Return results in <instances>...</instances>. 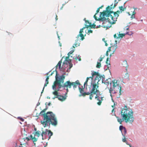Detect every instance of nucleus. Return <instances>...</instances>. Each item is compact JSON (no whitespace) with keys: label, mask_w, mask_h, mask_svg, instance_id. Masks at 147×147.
Instances as JSON below:
<instances>
[{"label":"nucleus","mask_w":147,"mask_h":147,"mask_svg":"<svg viewBox=\"0 0 147 147\" xmlns=\"http://www.w3.org/2000/svg\"><path fill=\"white\" fill-rule=\"evenodd\" d=\"M113 4L111 7L108 6L106 8V10L103 12H100L99 20L103 22L102 26L107 29L111 26V24H115L117 20V17L120 11L118 10L116 12H114L111 10L116 6L115 4L113 7Z\"/></svg>","instance_id":"obj_1"},{"label":"nucleus","mask_w":147,"mask_h":147,"mask_svg":"<svg viewBox=\"0 0 147 147\" xmlns=\"http://www.w3.org/2000/svg\"><path fill=\"white\" fill-rule=\"evenodd\" d=\"M121 114L122 119L118 117H116L118 121L120 124H121L123 121H125L126 123L128 122L132 123L134 121L133 112L131 109L127 108L126 106L121 109Z\"/></svg>","instance_id":"obj_2"},{"label":"nucleus","mask_w":147,"mask_h":147,"mask_svg":"<svg viewBox=\"0 0 147 147\" xmlns=\"http://www.w3.org/2000/svg\"><path fill=\"white\" fill-rule=\"evenodd\" d=\"M56 72L55 81L54 82L52 86L53 89L55 90L56 85L57 84L59 85V88H61V87L64 88H71L72 84V82H71L69 81L66 82L63 85H61V84H63L64 82L65 77L63 75L61 76L58 77L57 71H56Z\"/></svg>","instance_id":"obj_3"},{"label":"nucleus","mask_w":147,"mask_h":147,"mask_svg":"<svg viewBox=\"0 0 147 147\" xmlns=\"http://www.w3.org/2000/svg\"><path fill=\"white\" fill-rule=\"evenodd\" d=\"M41 123L44 127L50 126L51 123L54 126H56L57 124L58 121L57 118L53 112L49 115H45L43 120L41 121Z\"/></svg>","instance_id":"obj_4"},{"label":"nucleus","mask_w":147,"mask_h":147,"mask_svg":"<svg viewBox=\"0 0 147 147\" xmlns=\"http://www.w3.org/2000/svg\"><path fill=\"white\" fill-rule=\"evenodd\" d=\"M101 78V76L99 74L96 76L92 84V92L93 93H95L96 92L98 91V90H97V88H98L99 87V82Z\"/></svg>","instance_id":"obj_5"},{"label":"nucleus","mask_w":147,"mask_h":147,"mask_svg":"<svg viewBox=\"0 0 147 147\" xmlns=\"http://www.w3.org/2000/svg\"><path fill=\"white\" fill-rule=\"evenodd\" d=\"M82 29H80L79 34L76 37L77 39L75 40V42L72 46V47L74 48L79 46L80 44V40H82L84 39V36L82 32Z\"/></svg>","instance_id":"obj_6"},{"label":"nucleus","mask_w":147,"mask_h":147,"mask_svg":"<svg viewBox=\"0 0 147 147\" xmlns=\"http://www.w3.org/2000/svg\"><path fill=\"white\" fill-rule=\"evenodd\" d=\"M40 132L38 131L34 133V136H33L32 135L29 136L30 139L32 140L33 142H36L38 140V138L40 136Z\"/></svg>","instance_id":"obj_7"},{"label":"nucleus","mask_w":147,"mask_h":147,"mask_svg":"<svg viewBox=\"0 0 147 147\" xmlns=\"http://www.w3.org/2000/svg\"><path fill=\"white\" fill-rule=\"evenodd\" d=\"M85 88V86L84 87L83 86H82V88L79 86V89L80 91V92L81 94V95L84 96L86 95H90V92H84V89Z\"/></svg>","instance_id":"obj_8"},{"label":"nucleus","mask_w":147,"mask_h":147,"mask_svg":"<svg viewBox=\"0 0 147 147\" xmlns=\"http://www.w3.org/2000/svg\"><path fill=\"white\" fill-rule=\"evenodd\" d=\"M97 90H98V91L96 92V93H93L92 92V88L91 89L90 91V94L89 96V98L90 100H92V98L93 97L94 94H97V95H98L99 96H100L101 95V94H100V92L99 91V90H98V88H97Z\"/></svg>","instance_id":"obj_9"},{"label":"nucleus","mask_w":147,"mask_h":147,"mask_svg":"<svg viewBox=\"0 0 147 147\" xmlns=\"http://www.w3.org/2000/svg\"><path fill=\"white\" fill-rule=\"evenodd\" d=\"M47 109V108H45L40 113V114L42 115L44 117V118H45V115L48 116L50 114H51L52 112H48L47 113H45Z\"/></svg>","instance_id":"obj_10"},{"label":"nucleus","mask_w":147,"mask_h":147,"mask_svg":"<svg viewBox=\"0 0 147 147\" xmlns=\"http://www.w3.org/2000/svg\"><path fill=\"white\" fill-rule=\"evenodd\" d=\"M50 72H51V71H49V72L47 73L46 74V75H47V77L46 78V83H45V84H44V87L43 88L42 91L41 92V94L43 92L45 87L46 86H47V85L49 84L48 80L49 79V76L48 75H49V74Z\"/></svg>","instance_id":"obj_11"},{"label":"nucleus","mask_w":147,"mask_h":147,"mask_svg":"<svg viewBox=\"0 0 147 147\" xmlns=\"http://www.w3.org/2000/svg\"><path fill=\"white\" fill-rule=\"evenodd\" d=\"M67 96L65 95V96L59 95L58 96H55V98H53L54 99L55 98H58L59 100L63 101H64L66 99Z\"/></svg>","instance_id":"obj_12"},{"label":"nucleus","mask_w":147,"mask_h":147,"mask_svg":"<svg viewBox=\"0 0 147 147\" xmlns=\"http://www.w3.org/2000/svg\"><path fill=\"white\" fill-rule=\"evenodd\" d=\"M95 26H96V25L94 24H92L91 23V24H88V25L85 24V27H84L83 28H82L81 29H82V33L83 32V30L85 28H88L90 27L91 28H95Z\"/></svg>","instance_id":"obj_13"},{"label":"nucleus","mask_w":147,"mask_h":147,"mask_svg":"<svg viewBox=\"0 0 147 147\" xmlns=\"http://www.w3.org/2000/svg\"><path fill=\"white\" fill-rule=\"evenodd\" d=\"M48 130L46 129L45 131H43L41 134V136H42V138L43 140H44L47 138L46 136L47 134V132Z\"/></svg>","instance_id":"obj_14"},{"label":"nucleus","mask_w":147,"mask_h":147,"mask_svg":"<svg viewBox=\"0 0 147 147\" xmlns=\"http://www.w3.org/2000/svg\"><path fill=\"white\" fill-rule=\"evenodd\" d=\"M72 86L74 89L76 88L77 86L81 85L78 80H77L75 82H72Z\"/></svg>","instance_id":"obj_15"},{"label":"nucleus","mask_w":147,"mask_h":147,"mask_svg":"<svg viewBox=\"0 0 147 147\" xmlns=\"http://www.w3.org/2000/svg\"><path fill=\"white\" fill-rule=\"evenodd\" d=\"M112 82L113 83V86L114 89L115 88V87H116L118 85H119L117 84V80H114L112 81Z\"/></svg>","instance_id":"obj_16"},{"label":"nucleus","mask_w":147,"mask_h":147,"mask_svg":"<svg viewBox=\"0 0 147 147\" xmlns=\"http://www.w3.org/2000/svg\"><path fill=\"white\" fill-rule=\"evenodd\" d=\"M124 7L123 6H119V9L120 10V12L121 13L122 11H123L124 10H125L126 9V7H124Z\"/></svg>","instance_id":"obj_17"},{"label":"nucleus","mask_w":147,"mask_h":147,"mask_svg":"<svg viewBox=\"0 0 147 147\" xmlns=\"http://www.w3.org/2000/svg\"><path fill=\"white\" fill-rule=\"evenodd\" d=\"M109 92L110 93V96L112 97V93L114 94L116 92L114 90V88H110L109 89Z\"/></svg>","instance_id":"obj_18"},{"label":"nucleus","mask_w":147,"mask_h":147,"mask_svg":"<svg viewBox=\"0 0 147 147\" xmlns=\"http://www.w3.org/2000/svg\"><path fill=\"white\" fill-rule=\"evenodd\" d=\"M99 11H100V9L98 8L97 9L96 11V13H95V15L94 16V18L95 19V20H99V18L98 19L97 18V17L96 16V15L97 14V13L99 12Z\"/></svg>","instance_id":"obj_19"},{"label":"nucleus","mask_w":147,"mask_h":147,"mask_svg":"<svg viewBox=\"0 0 147 147\" xmlns=\"http://www.w3.org/2000/svg\"><path fill=\"white\" fill-rule=\"evenodd\" d=\"M48 133L47 134L48 136H49L48 140H49L51 138V136L53 135V133L50 130H48Z\"/></svg>","instance_id":"obj_20"},{"label":"nucleus","mask_w":147,"mask_h":147,"mask_svg":"<svg viewBox=\"0 0 147 147\" xmlns=\"http://www.w3.org/2000/svg\"><path fill=\"white\" fill-rule=\"evenodd\" d=\"M111 47V50H112L113 51V53H114V52L115 51L117 48V45H113L111 47Z\"/></svg>","instance_id":"obj_21"},{"label":"nucleus","mask_w":147,"mask_h":147,"mask_svg":"<svg viewBox=\"0 0 147 147\" xmlns=\"http://www.w3.org/2000/svg\"><path fill=\"white\" fill-rule=\"evenodd\" d=\"M96 96L95 97V98L97 99V100L99 101L98 102H97V104L98 105H101L102 102L101 101L99 100L98 97H97V94H96Z\"/></svg>","instance_id":"obj_22"},{"label":"nucleus","mask_w":147,"mask_h":147,"mask_svg":"<svg viewBox=\"0 0 147 147\" xmlns=\"http://www.w3.org/2000/svg\"><path fill=\"white\" fill-rule=\"evenodd\" d=\"M99 75L98 72H96V71H93V72L92 73V77H90L89 78H91L92 79L94 77V76H97V75Z\"/></svg>","instance_id":"obj_23"},{"label":"nucleus","mask_w":147,"mask_h":147,"mask_svg":"<svg viewBox=\"0 0 147 147\" xmlns=\"http://www.w3.org/2000/svg\"><path fill=\"white\" fill-rule=\"evenodd\" d=\"M122 65L123 67H127L128 66L127 61H124L122 63Z\"/></svg>","instance_id":"obj_24"},{"label":"nucleus","mask_w":147,"mask_h":147,"mask_svg":"<svg viewBox=\"0 0 147 147\" xmlns=\"http://www.w3.org/2000/svg\"><path fill=\"white\" fill-rule=\"evenodd\" d=\"M62 62V59H61L60 61L56 65V67H57V66L59 67V69H60L61 68V63Z\"/></svg>","instance_id":"obj_25"},{"label":"nucleus","mask_w":147,"mask_h":147,"mask_svg":"<svg viewBox=\"0 0 147 147\" xmlns=\"http://www.w3.org/2000/svg\"><path fill=\"white\" fill-rule=\"evenodd\" d=\"M59 90V89L58 90H57V91H55L53 92V94L55 95H56V96H59V95L58 94V91Z\"/></svg>","instance_id":"obj_26"},{"label":"nucleus","mask_w":147,"mask_h":147,"mask_svg":"<svg viewBox=\"0 0 147 147\" xmlns=\"http://www.w3.org/2000/svg\"><path fill=\"white\" fill-rule=\"evenodd\" d=\"M69 55H68L67 57H66L65 59V60L67 61H68L69 62H69H71V59H69Z\"/></svg>","instance_id":"obj_27"},{"label":"nucleus","mask_w":147,"mask_h":147,"mask_svg":"<svg viewBox=\"0 0 147 147\" xmlns=\"http://www.w3.org/2000/svg\"><path fill=\"white\" fill-rule=\"evenodd\" d=\"M101 67V64L100 62H97V64L96 65V67L97 68H99Z\"/></svg>","instance_id":"obj_28"},{"label":"nucleus","mask_w":147,"mask_h":147,"mask_svg":"<svg viewBox=\"0 0 147 147\" xmlns=\"http://www.w3.org/2000/svg\"><path fill=\"white\" fill-rule=\"evenodd\" d=\"M89 78L87 77L86 78V82H84V86L85 87V86L86 85L87 86V82L88 81V80L89 79Z\"/></svg>","instance_id":"obj_29"},{"label":"nucleus","mask_w":147,"mask_h":147,"mask_svg":"<svg viewBox=\"0 0 147 147\" xmlns=\"http://www.w3.org/2000/svg\"><path fill=\"white\" fill-rule=\"evenodd\" d=\"M111 51V47H109L107 51L106 52V55L107 56H108V55H109L108 52H109Z\"/></svg>","instance_id":"obj_30"},{"label":"nucleus","mask_w":147,"mask_h":147,"mask_svg":"<svg viewBox=\"0 0 147 147\" xmlns=\"http://www.w3.org/2000/svg\"><path fill=\"white\" fill-rule=\"evenodd\" d=\"M125 35V34H120L118 37H117V38H122L123 36H124Z\"/></svg>","instance_id":"obj_31"},{"label":"nucleus","mask_w":147,"mask_h":147,"mask_svg":"<svg viewBox=\"0 0 147 147\" xmlns=\"http://www.w3.org/2000/svg\"><path fill=\"white\" fill-rule=\"evenodd\" d=\"M109 58L107 57V59L106 61V63L107 64H109V65H110V61L109 60Z\"/></svg>","instance_id":"obj_32"},{"label":"nucleus","mask_w":147,"mask_h":147,"mask_svg":"<svg viewBox=\"0 0 147 147\" xmlns=\"http://www.w3.org/2000/svg\"><path fill=\"white\" fill-rule=\"evenodd\" d=\"M124 128H125V127H123L122 125H121L119 126V129L121 131L123 130Z\"/></svg>","instance_id":"obj_33"},{"label":"nucleus","mask_w":147,"mask_h":147,"mask_svg":"<svg viewBox=\"0 0 147 147\" xmlns=\"http://www.w3.org/2000/svg\"><path fill=\"white\" fill-rule=\"evenodd\" d=\"M74 51V50H71V51L69 53H68V55H69V56L70 55V54H72Z\"/></svg>","instance_id":"obj_34"},{"label":"nucleus","mask_w":147,"mask_h":147,"mask_svg":"<svg viewBox=\"0 0 147 147\" xmlns=\"http://www.w3.org/2000/svg\"><path fill=\"white\" fill-rule=\"evenodd\" d=\"M78 55H76V56H74L73 57V59L77 60L78 58Z\"/></svg>","instance_id":"obj_35"},{"label":"nucleus","mask_w":147,"mask_h":147,"mask_svg":"<svg viewBox=\"0 0 147 147\" xmlns=\"http://www.w3.org/2000/svg\"><path fill=\"white\" fill-rule=\"evenodd\" d=\"M125 135H124V138L123 139H122V141L123 142H127V141L126 140V138H125Z\"/></svg>","instance_id":"obj_36"},{"label":"nucleus","mask_w":147,"mask_h":147,"mask_svg":"<svg viewBox=\"0 0 147 147\" xmlns=\"http://www.w3.org/2000/svg\"><path fill=\"white\" fill-rule=\"evenodd\" d=\"M85 23L87 25V24H91V23L89 22V21L88 20H86L85 21Z\"/></svg>","instance_id":"obj_37"},{"label":"nucleus","mask_w":147,"mask_h":147,"mask_svg":"<svg viewBox=\"0 0 147 147\" xmlns=\"http://www.w3.org/2000/svg\"><path fill=\"white\" fill-rule=\"evenodd\" d=\"M25 139L27 140V141H29L30 140H31L30 139L29 137H26L25 138Z\"/></svg>","instance_id":"obj_38"},{"label":"nucleus","mask_w":147,"mask_h":147,"mask_svg":"<svg viewBox=\"0 0 147 147\" xmlns=\"http://www.w3.org/2000/svg\"><path fill=\"white\" fill-rule=\"evenodd\" d=\"M126 34H128L129 35H131L132 33L131 32H127L126 33Z\"/></svg>","instance_id":"obj_39"},{"label":"nucleus","mask_w":147,"mask_h":147,"mask_svg":"<svg viewBox=\"0 0 147 147\" xmlns=\"http://www.w3.org/2000/svg\"><path fill=\"white\" fill-rule=\"evenodd\" d=\"M135 18V15H134V14H132V15L131 16V18L133 19V18Z\"/></svg>","instance_id":"obj_40"},{"label":"nucleus","mask_w":147,"mask_h":147,"mask_svg":"<svg viewBox=\"0 0 147 147\" xmlns=\"http://www.w3.org/2000/svg\"><path fill=\"white\" fill-rule=\"evenodd\" d=\"M78 59L79 61H81V57L79 55H78Z\"/></svg>","instance_id":"obj_41"},{"label":"nucleus","mask_w":147,"mask_h":147,"mask_svg":"<svg viewBox=\"0 0 147 147\" xmlns=\"http://www.w3.org/2000/svg\"><path fill=\"white\" fill-rule=\"evenodd\" d=\"M104 83L106 84H109V82L108 81V80H107L105 82H104Z\"/></svg>","instance_id":"obj_42"},{"label":"nucleus","mask_w":147,"mask_h":147,"mask_svg":"<svg viewBox=\"0 0 147 147\" xmlns=\"http://www.w3.org/2000/svg\"><path fill=\"white\" fill-rule=\"evenodd\" d=\"M123 131H124V135H125V134L126 133H127V130H126V129H125V128H124V129H123Z\"/></svg>","instance_id":"obj_43"},{"label":"nucleus","mask_w":147,"mask_h":147,"mask_svg":"<svg viewBox=\"0 0 147 147\" xmlns=\"http://www.w3.org/2000/svg\"><path fill=\"white\" fill-rule=\"evenodd\" d=\"M88 32L89 33H92V31L91 30H89L88 31Z\"/></svg>","instance_id":"obj_44"},{"label":"nucleus","mask_w":147,"mask_h":147,"mask_svg":"<svg viewBox=\"0 0 147 147\" xmlns=\"http://www.w3.org/2000/svg\"><path fill=\"white\" fill-rule=\"evenodd\" d=\"M104 58V57H100V59H99V61L100 62H101V61L102 60V59H103Z\"/></svg>","instance_id":"obj_45"},{"label":"nucleus","mask_w":147,"mask_h":147,"mask_svg":"<svg viewBox=\"0 0 147 147\" xmlns=\"http://www.w3.org/2000/svg\"><path fill=\"white\" fill-rule=\"evenodd\" d=\"M104 98V96H101L100 98L101 100V102H102V101L103 100V98Z\"/></svg>","instance_id":"obj_46"},{"label":"nucleus","mask_w":147,"mask_h":147,"mask_svg":"<svg viewBox=\"0 0 147 147\" xmlns=\"http://www.w3.org/2000/svg\"><path fill=\"white\" fill-rule=\"evenodd\" d=\"M66 88V90H67V93H66V94H65V95H66V94H67V92L68 91V88Z\"/></svg>","instance_id":"obj_47"},{"label":"nucleus","mask_w":147,"mask_h":147,"mask_svg":"<svg viewBox=\"0 0 147 147\" xmlns=\"http://www.w3.org/2000/svg\"><path fill=\"white\" fill-rule=\"evenodd\" d=\"M114 37L115 38H117V35H116V34H115L114 35Z\"/></svg>","instance_id":"obj_48"},{"label":"nucleus","mask_w":147,"mask_h":147,"mask_svg":"<svg viewBox=\"0 0 147 147\" xmlns=\"http://www.w3.org/2000/svg\"><path fill=\"white\" fill-rule=\"evenodd\" d=\"M55 19L56 20H58V18H57V15H56V18H55Z\"/></svg>","instance_id":"obj_49"},{"label":"nucleus","mask_w":147,"mask_h":147,"mask_svg":"<svg viewBox=\"0 0 147 147\" xmlns=\"http://www.w3.org/2000/svg\"><path fill=\"white\" fill-rule=\"evenodd\" d=\"M119 88V92H120V93H121V87H120Z\"/></svg>","instance_id":"obj_50"},{"label":"nucleus","mask_w":147,"mask_h":147,"mask_svg":"<svg viewBox=\"0 0 147 147\" xmlns=\"http://www.w3.org/2000/svg\"><path fill=\"white\" fill-rule=\"evenodd\" d=\"M53 72H52L51 74L49 75V76H52L53 74Z\"/></svg>","instance_id":"obj_51"},{"label":"nucleus","mask_w":147,"mask_h":147,"mask_svg":"<svg viewBox=\"0 0 147 147\" xmlns=\"http://www.w3.org/2000/svg\"><path fill=\"white\" fill-rule=\"evenodd\" d=\"M20 119L22 121H24V119H23L22 118H20Z\"/></svg>","instance_id":"obj_52"},{"label":"nucleus","mask_w":147,"mask_h":147,"mask_svg":"<svg viewBox=\"0 0 147 147\" xmlns=\"http://www.w3.org/2000/svg\"><path fill=\"white\" fill-rule=\"evenodd\" d=\"M51 102H49V103H48V106H50V105H51Z\"/></svg>","instance_id":"obj_53"},{"label":"nucleus","mask_w":147,"mask_h":147,"mask_svg":"<svg viewBox=\"0 0 147 147\" xmlns=\"http://www.w3.org/2000/svg\"><path fill=\"white\" fill-rule=\"evenodd\" d=\"M105 42V45L106 46H107L108 45L107 44V43L106 42Z\"/></svg>","instance_id":"obj_54"},{"label":"nucleus","mask_w":147,"mask_h":147,"mask_svg":"<svg viewBox=\"0 0 147 147\" xmlns=\"http://www.w3.org/2000/svg\"><path fill=\"white\" fill-rule=\"evenodd\" d=\"M136 13L135 11H134L133 12V13H132V14H134V15H135V14Z\"/></svg>","instance_id":"obj_55"},{"label":"nucleus","mask_w":147,"mask_h":147,"mask_svg":"<svg viewBox=\"0 0 147 147\" xmlns=\"http://www.w3.org/2000/svg\"><path fill=\"white\" fill-rule=\"evenodd\" d=\"M103 7V6L102 5V6H101V7H99V8L100 9V8H101Z\"/></svg>","instance_id":"obj_56"},{"label":"nucleus","mask_w":147,"mask_h":147,"mask_svg":"<svg viewBox=\"0 0 147 147\" xmlns=\"http://www.w3.org/2000/svg\"><path fill=\"white\" fill-rule=\"evenodd\" d=\"M126 29H127V31L128 30H129V28H126Z\"/></svg>","instance_id":"obj_57"},{"label":"nucleus","mask_w":147,"mask_h":147,"mask_svg":"<svg viewBox=\"0 0 147 147\" xmlns=\"http://www.w3.org/2000/svg\"><path fill=\"white\" fill-rule=\"evenodd\" d=\"M129 145L130 147H131V146L129 144Z\"/></svg>","instance_id":"obj_58"},{"label":"nucleus","mask_w":147,"mask_h":147,"mask_svg":"<svg viewBox=\"0 0 147 147\" xmlns=\"http://www.w3.org/2000/svg\"><path fill=\"white\" fill-rule=\"evenodd\" d=\"M126 144H127V145H129V144H128V143H127L126 142Z\"/></svg>","instance_id":"obj_59"},{"label":"nucleus","mask_w":147,"mask_h":147,"mask_svg":"<svg viewBox=\"0 0 147 147\" xmlns=\"http://www.w3.org/2000/svg\"><path fill=\"white\" fill-rule=\"evenodd\" d=\"M99 97V96L98 95H97V97H98V98Z\"/></svg>","instance_id":"obj_60"},{"label":"nucleus","mask_w":147,"mask_h":147,"mask_svg":"<svg viewBox=\"0 0 147 147\" xmlns=\"http://www.w3.org/2000/svg\"><path fill=\"white\" fill-rule=\"evenodd\" d=\"M48 98L49 99V98H50V97L47 98Z\"/></svg>","instance_id":"obj_61"},{"label":"nucleus","mask_w":147,"mask_h":147,"mask_svg":"<svg viewBox=\"0 0 147 147\" xmlns=\"http://www.w3.org/2000/svg\"><path fill=\"white\" fill-rule=\"evenodd\" d=\"M48 98L49 99V98H50V97L47 98Z\"/></svg>","instance_id":"obj_62"},{"label":"nucleus","mask_w":147,"mask_h":147,"mask_svg":"<svg viewBox=\"0 0 147 147\" xmlns=\"http://www.w3.org/2000/svg\"><path fill=\"white\" fill-rule=\"evenodd\" d=\"M48 98L49 99V98H50V97L47 98Z\"/></svg>","instance_id":"obj_63"},{"label":"nucleus","mask_w":147,"mask_h":147,"mask_svg":"<svg viewBox=\"0 0 147 147\" xmlns=\"http://www.w3.org/2000/svg\"><path fill=\"white\" fill-rule=\"evenodd\" d=\"M46 146H44V147H46Z\"/></svg>","instance_id":"obj_64"}]
</instances>
